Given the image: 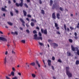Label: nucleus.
I'll return each mask as SVG.
<instances>
[{
	"instance_id": "nucleus-64",
	"label": "nucleus",
	"mask_w": 79,
	"mask_h": 79,
	"mask_svg": "<svg viewBox=\"0 0 79 79\" xmlns=\"http://www.w3.org/2000/svg\"><path fill=\"white\" fill-rule=\"evenodd\" d=\"M74 35H75V36H76V35H77V33H75Z\"/></svg>"
},
{
	"instance_id": "nucleus-55",
	"label": "nucleus",
	"mask_w": 79,
	"mask_h": 79,
	"mask_svg": "<svg viewBox=\"0 0 79 79\" xmlns=\"http://www.w3.org/2000/svg\"><path fill=\"white\" fill-rule=\"evenodd\" d=\"M77 54L78 55H79V50H78L77 51Z\"/></svg>"
},
{
	"instance_id": "nucleus-62",
	"label": "nucleus",
	"mask_w": 79,
	"mask_h": 79,
	"mask_svg": "<svg viewBox=\"0 0 79 79\" xmlns=\"http://www.w3.org/2000/svg\"><path fill=\"white\" fill-rule=\"evenodd\" d=\"M75 39H77V37L76 36H75Z\"/></svg>"
},
{
	"instance_id": "nucleus-45",
	"label": "nucleus",
	"mask_w": 79,
	"mask_h": 79,
	"mask_svg": "<svg viewBox=\"0 0 79 79\" xmlns=\"http://www.w3.org/2000/svg\"><path fill=\"white\" fill-rule=\"evenodd\" d=\"M6 78L7 79H11V78H10V77H8L6 76Z\"/></svg>"
},
{
	"instance_id": "nucleus-47",
	"label": "nucleus",
	"mask_w": 79,
	"mask_h": 79,
	"mask_svg": "<svg viewBox=\"0 0 79 79\" xmlns=\"http://www.w3.org/2000/svg\"><path fill=\"white\" fill-rule=\"evenodd\" d=\"M58 62H59L60 63H61L62 61L61 60L59 59L58 60Z\"/></svg>"
},
{
	"instance_id": "nucleus-20",
	"label": "nucleus",
	"mask_w": 79,
	"mask_h": 79,
	"mask_svg": "<svg viewBox=\"0 0 79 79\" xmlns=\"http://www.w3.org/2000/svg\"><path fill=\"white\" fill-rule=\"evenodd\" d=\"M50 6H52V4L53 3V1L51 0L50 1Z\"/></svg>"
},
{
	"instance_id": "nucleus-51",
	"label": "nucleus",
	"mask_w": 79,
	"mask_h": 79,
	"mask_svg": "<svg viewBox=\"0 0 79 79\" xmlns=\"http://www.w3.org/2000/svg\"><path fill=\"white\" fill-rule=\"evenodd\" d=\"M5 55H8V52L6 51L5 52Z\"/></svg>"
},
{
	"instance_id": "nucleus-63",
	"label": "nucleus",
	"mask_w": 79,
	"mask_h": 79,
	"mask_svg": "<svg viewBox=\"0 0 79 79\" xmlns=\"http://www.w3.org/2000/svg\"><path fill=\"white\" fill-rule=\"evenodd\" d=\"M36 29H38V30H39V28L38 27H36Z\"/></svg>"
},
{
	"instance_id": "nucleus-34",
	"label": "nucleus",
	"mask_w": 79,
	"mask_h": 79,
	"mask_svg": "<svg viewBox=\"0 0 79 79\" xmlns=\"http://www.w3.org/2000/svg\"><path fill=\"white\" fill-rule=\"evenodd\" d=\"M59 9L61 11H63L64 10L63 8L62 7H60Z\"/></svg>"
},
{
	"instance_id": "nucleus-13",
	"label": "nucleus",
	"mask_w": 79,
	"mask_h": 79,
	"mask_svg": "<svg viewBox=\"0 0 79 79\" xmlns=\"http://www.w3.org/2000/svg\"><path fill=\"white\" fill-rule=\"evenodd\" d=\"M37 37V34H35L34 36V37L35 39L37 40V38H38V37Z\"/></svg>"
},
{
	"instance_id": "nucleus-26",
	"label": "nucleus",
	"mask_w": 79,
	"mask_h": 79,
	"mask_svg": "<svg viewBox=\"0 0 79 79\" xmlns=\"http://www.w3.org/2000/svg\"><path fill=\"white\" fill-rule=\"evenodd\" d=\"M31 21H33L34 23H36V20L35 19H32L31 20Z\"/></svg>"
},
{
	"instance_id": "nucleus-61",
	"label": "nucleus",
	"mask_w": 79,
	"mask_h": 79,
	"mask_svg": "<svg viewBox=\"0 0 79 79\" xmlns=\"http://www.w3.org/2000/svg\"><path fill=\"white\" fill-rule=\"evenodd\" d=\"M0 34H3V32L2 31H0Z\"/></svg>"
},
{
	"instance_id": "nucleus-17",
	"label": "nucleus",
	"mask_w": 79,
	"mask_h": 79,
	"mask_svg": "<svg viewBox=\"0 0 79 79\" xmlns=\"http://www.w3.org/2000/svg\"><path fill=\"white\" fill-rule=\"evenodd\" d=\"M10 74L12 76H15V73H14V72L12 71V72H11V73H10Z\"/></svg>"
},
{
	"instance_id": "nucleus-42",
	"label": "nucleus",
	"mask_w": 79,
	"mask_h": 79,
	"mask_svg": "<svg viewBox=\"0 0 79 79\" xmlns=\"http://www.w3.org/2000/svg\"><path fill=\"white\" fill-rule=\"evenodd\" d=\"M24 5H25V6L26 7V8H28V6H27V5L26 4H24Z\"/></svg>"
},
{
	"instance_id": "nucleus-41",
	"label": "nucleus",
	"mask_w": 79,
	"mask_h": 79,
	"mask_svg": "<svg viewBox=\"0 0 79 79\" xmlns=\"http://www.w3.org/2000/svg\"><path fill=\"white\" fill-rule=\"evenodd\" d=\"M55 58L54 57V56H52V59L53 61H54L55 60Z\"/></svg>"
},
{
	"instance_id": "nucleus-30",
	"label": "nucleus",
	"mask_w": 79,
	"mask_h": 79,
	"mask_svg": "<svg viewBox=\"0 0 79 79\" xmlns=\"http://www.w3.org/2000/svg\"><path fill=\"white\" fill-rule=\"evenodd\" d=\"M41 13L42 15H44L45 14V12H44V10H41Z\"/></svg>"
},
{
	"instance_id": "nucleus-15",
	"label": "nucleus",
	"mask_w": 79,
	"mask_h": 79,
	"mask_svg": "<svg viewBox=\"0 0 79 79\" xmlns=\"http://www.w3.org/2000/svg\"><path fill=\"white\" fill-rule=\"evenodd\" d=\"M37 40H42V37L40 36L39 37H38L37 38Z\"/></svg>"
},
{
	"instance_id": "nucleus-5",
	"label": "nucleus",
	"mask_w": 79,
	"mask_h": 79,
	"mask_svg": "<svg viewBox=\"0 0 79 79\" xmlns=\"http://www.w3.org/2000/svg\"><path fill=\"white\" fill-rule=\"evenodd\" d=\"M56 18L58 19H60V14H59V13L57 14H56Z\"/></svg>"
},
{
	"instance_id": "nucleus-32",
	"label": "nucleus",
	"mask_w": 79,
	"mask_h": 79,
	"mask_svg": "<svg viewBox=\"0 0 79 79\" xmlns=\"http://www.w3.org/2000/svg\"><path fill=\"white\" fill-rule=\"evenodd\" d=\"M76 64H79V61H78V60L76 61Z\"/></svg>"
},
{
	"instance_id": "nucleus-14",
	"label": "nucleus",
	"mask_w": 79,
	"mask_h": 79,
	"mask_svg": "<svg viewBox=\"0 0 79 79\" xmlns=\"http://www.w3.org/2000/svg\"><path fill=\"white\" fill-rule=\"evenodd\" d=\"M36 63L37 64L38 66L39 67V68H40V65L39 63V62H38V61L36 60Z\"/></svg>"
},
{
	"instance_id": "nucleus-4",
	"label": "nucleus",
	"mask_w": 79,
	"mask_h": 79,
	"mask_svg": "<svg viewBox=\"0 0 79 79\" xmlns=\"http://www.w3.org/2000/svg\"><path fill=\"white\" fill-rule=\"evenodd\" d=\"M71 48H72V50H73V51H75V50H78V48H74V46H73V45H71Z\"/></svg>"
},
{
	"instance_id": "nucleus-9",
	"label": "nucleus",
	"mask_w": 79,
	"mask_h": 79,
	"mask_svg": "<svg viewBox=\"0 0 79 79\" xmlns=\"http://www.w3.org/2000/svg\"><path fill=\"white\" fill-rule=\"evenodd\" d=\"M69 68L68 67H66V72L67 73V72H69Z\"/></svg>"
},
{
	"instance_id": "nucleus-27",
	"label": "nucleus",
	"mask_w": 79,
	"mask_h": 79,
	"mask_svg": "<svg viewBox=\"0 0 79 79\" xmlns=\"http://www.w3.org/2000/svg\"><path fill=\"white\" fill-rule=\"evenodd\" d=\"M21 42H22V43H23V44H25V43H26V41H25V40H22L21 41Z\"/></svg>"
},
{
	"instance_id": "nucleus-11",
	"label": "nucleus",
	"mask_w": 79,
	"mask_h": 79,
	"mask_svg": "<svg viewBox=\"0 0 79 79\" xmlns=\"http://www.w3.org/2000/svg\"><path fill=\"white\" fill-rule=\"evenodd\" d=\"M4 63L5 64L6 63V57H5V58L4 59Z\"/></svg>"
},
{
	"instance_id": "nucleus-54",
	"label": "nucleus",
	"mask_w": 79,
	"mask_h": 79,
	"mask_svg": "<svg viewBox=\"0 0 79 79\" xmlns=\"http://www.w3.org/2000/svg\"><path fill=\"white\" fill-rule=\"evenodd\" d=\"M77 28H79V23L77 24Z\"/></svg>"
},
{
	"instance_id": "nucleus-44",
	"label": "nucleus",
	"mask_w": 79,
	"mask_h": 79,
	"mask_svg": "<svg viewBox=\"0 0 79 79\" xmlns=\"http://www.w3.org/2000/svg\"><path fill=\"white\" fill-rule=\"evenodd\" d=\"M11 34H12V35H15V32H12Z\"/></svg>"
},
{
	"instance_id": "nucleus-36",
	"label": "nucleus",
	"mask_w": 79,
	"mask_h": 79,
	"mask_svg": "<svg viewBox=\"0 0 79 79\" xmlns=\"http://www.w3.org/2000/svg\"><path fill=\"white\" fill-rule=\"evenodd\" d=\"M18 74L19 76H21V73H20L18 72Z\"/></svg>"
},
{
	"instance_id": "nucleus-40",
	"label": "nucleus",
	"mask_w": 79,
	"mask_h": 79,
	"mask_svg": "<svg viewBox=\"0 0 79 79\" xmlns=\"http://www.w3.org/2000/svg\"><path fill=\"white\" fill-rule=\"evenodd\" d=\"M39 36H42V34H41V33H40V32H39Z\"/></svg>"
},
{
	"instance_id": "nucleus-6",
	"label": "nucleus",
	"mask_w": 79,
	"mask_h": 79,
	"mask_svg": "<svg viewBox=\"0 0 79 79\" xmlns=\"http://www.w3.org/2000/svg\"><path fill=\"white\" fill-rule=\"evenodd\" d=\"M52 17L53 18V19H56V16H55V13H54L52 14Z\"/></svg>"
},
{
	"instance_id": "nucleus-29",
	"label": "nucleus",
	"mask_w": 79,
	"mask_h": 79,
	"mask_svg": "<svg viewBox=\"0 0 79 79\" xmlns=\"http://www.w3.org/2000/svg\"><path fill=\"white\" fill-rule=\"evenodd\" d=\"M64 29L66 31V26L65 24L64 25Z\"/></svg>"
},
{
	"instance_id": "nucleus-19",
	"label": "nucleus",
	"mask_w": 79,
	"mask_h": 79,
	"mask_svg": "<svg viewBox=\"0 0 79 79\" xmlns=\"http://www.w3.org/2000/svg\"><path fill=\"white\" fill-rule=\"evenodd\" d=\"M31 26H32V27H33L34 26L35 24L33 22H31Z\"/></svg>"
},
{
	"instance_id": "nucleus-33",
	"label": "nucleus",
	"mask_w": 79,
	"mask_h": 79,
	"mask_svg": "<svg viewBox=\"0 0 79 79\" xmlns=\"http://www.w3.org/2000/svg\"><path fill=\"white\" fill-rule=\"evenodd\" d=\"M69 41L70 42V43H72V42H73V40H72V39H69Z\"/></svg>"
},
{
	"instance_id": "nucleus-53",
	"label": "nucleus",
	"mask_w": 79,
	"mask_h": 79,
	"mask_svg": "<svg viewBox=\"0 0 79 79\" xmlns=\"http://www.w3.org/2000/svg\"><path fill=\"white\" fill-rule=\"evenodd\" d=\"M55 26L56 27H57L58 26V24H57V23H55Z\"/></svg>"
},
{
	"instance_id": "nucleus-31",
	"label": "nucleus",
	"mask_w": 79,
	"mask_h": 79,
	"mask_svg": "<svg viewBox=\"0 0 79 79\" xmlns=\"http://www.w3.org/2000/svg\"><path fill=\"white\" fill-rule=\"evenodd\" d=\"M67 54L68 56H71V54L70 53V52H67Z\"/></svg>"
},
{
	"instance_id": "nucleus-52",
	"label": "nucleus",
	"mask_w": 79,
	"mask_h": 79,
	"mask_svg": "<svg viewBox=\"0 0 79 79\" xmlns=\"http://www.w3.org/2000/svg\"><path fill=\"white\" fill-rule=\"evenodd\" d=\"M39 2H40V4H42V1H41V0H40Z\"/></svg>"
},
{
	"instance_id": "nucleus-18",
	"label": "nucleus",
	"mask_w": 79,
	"mask_h": 79,
	"mask_svg": "<svg viewBox=\"0 0 79 79\" xmlns=\"http://www.w3.org/2000/svg\"><path fill=\"white\" fill-rule=\"evenodd\" d=\"M23 14L24 15V16H26L27 15V13H26V12L24 10H23Z\"/></svg>"
},
{
	"instance_id": "nucleus-3",
	"label": "nucleus",
	"mask_w": 79,
	"mask_h": 79,
	"mask_svg": "<svg viewBox=\"0 0 79 79\" xmlns=\"http://www.w3.org/2000/svg\"><path fill=\"white\" fill-rule=\"evenodd\" d=\"M41 32L44 33V34H47V29L45 30L44 31L43 29H41Z\"/></svg>"
},
{
	"instance_id": "nucleus-7",
	"label": "nucleus",
	"mask_w": 79,
	"mask_h": 79,
	"mask_svg": "<svg viewBox=\"0 0 79 79\" xmlns=\"http://www.w3.org/2000/svg\"><path fill=\"white\" fill-rule=\"evenodd\" d=\"M51 60H48V65L49 66H50L51 65Z\"/></svg>"
},
{
	"instance_id": "nucleus-37",
	"label": "nucleus",
	"mask_w": 79,
	"mask_h": 79,
	"mask_svg": "<svg viewBox=\"0 0 79 79\" xmlns=\"http://www.w3.org/2000/svg\"><path fill=\"white\" fill-rule=\"evenodd\" d=\"M15 11L16 12V13H18V10L16 9H15Z\"/></svg>"
},
{
	"instance_id": "nucleus-24",
	"label": "nucleus",
	"mask_w": 79,
	"mask_h": 79,
	"mask_svg": "<svg viewBox=\"0 0 79 79\" xmlns=\"http://www.w3.org/2000/svg\"><path fill=\"white\" fill-rule=\"evenodd\" d=\"M35 63L33 62L30 64L32 65V66H35Z\"/></svg>"
},
{
	"instance_id": "nucleus-59",
	"label": "nucleus",
	"mask_w": 79,
	"mask_h": 79,
	"mask_svg": "<svg viewBox=\"0 0 79 79\" xmlns=\"http://www.w3.org/2000/svg\"><path fill=\"white\" fill-rule=\"evenodd\" d=\"M52 69H53V70H54V67H53V66H52Z\"/></svg>"
},
{
	"instance_id": "nucleus-57",
	"label": "nucleus",
	"mask_w": 79,
	"mask_h": 79,
	"mask_svg": "<svg viewBox=\"0 0 79 79\" xmlns=\"http://www.w3.org/2000/svg\"><path fill=\"white\" fill-rule=\"evenodd\" d=\"M26 31L27 32V33H29V30H26Z\"/></svg>"
},
{
	"instance_id": "nucleus-22",
	"label": "nucleus",
	"mask_w": 79,
	"mask_h": 79,
	"mask_svg": "<svg viewBox=\"0 0 79 79\" xmlns=\"http://www.w3.org/2000/svg\"><path fill=\"white\" fill-rule=\"evenodd\" d=\"M7 23L8 24L10 25V26H12V25H13V23H11V22H7Z\"/></svg>"
},
{
	"instance_id": "nucleus-38",
	"label": "nucleus",
	"mask_w": 79,
	"mask_h": 79,
	"mask_svg": "<svg viewBox=\"0 0 79 79\" xmlns=\"http://www.w3.org/2000/svg\"><path fill=\"white\" fill-rule=\"evenodd\" d=\"M33 33H34V34H36V33H37V31H36L35 30H34L33 31Z\"/></svg>"
},
{
	"instance_id": "nucleus-39",
	"label": "nucleus",
	"mask_w": 79,
	"mask_h": 79,
	"mask_svg": "<svg viewBox=\"0 0 79 79\" xmlns=\"http://www.w3.org/2000/svg\"><path fill=\"white\" fill-rule=\"evenodd\" d=\"M48 42H53V41L51 40H48Z\"/></svg>"
},
{
	"instance_id": "nucleus-50",
	"label": "nucleus",
	"mask_w": 79,
	"mask_h": 79,
	"mask_svg": "<svg viewBox=\"0 0 79 79\" xmlns=\"http://www.w3.org/2000/svg\"><path fill=\"white\" fill-rule=\"evenodd\" d=\"M15 35L16 34V35H18V31H15Z\"/></svg>"
},
{
	"instance_id": "nucleus-12",
	"label": "nucleus",
	"mask_w": 79,
	"mask_h": 79,
	"mask_svg": "<svg viewBox=\"0 0 79 79\" xmlns=\"http://www.w3.org/2000/svg\"><path fill=\"white\" fill-rule=\"evenodd\" d=\"M52 45H53L54 47V48H55V47H58V44L56 43L52 44Z\"/></svg>"
},
{
	"instance_id": "nucleus-16",
	"label": "nucleus",
	"mask_w": 79,
	"mask_h": 79,
	"mask_svg": "<svg viewBox=\"0 0 79 79\" xmlns=\"http://www.w3.org/2000/svg\"><path fill=\"white\" fill-rule=\"evenodd\" d=\"M1 10L3 11H7V10L5 9V8H3V7L2 8Z\"/></svg>"
},
{
	"instance_id": "nucleus-23",
	"label": "nucleus",
	"mask_w": 79,
	"mask_h": 79,
	"mask_svg": "<svg viewBox=\"0 0 79 79\" xmlns=\"http://www.w3.org/2000/svg\"><path fill=\"white\" fill-rule=\"evenodd\" d=\"M10 60L11 61H13V57L12 56L10 57Z\"/></svg>"
},
{
	"instance_id": "nucleus-60",
	"label": "nucleus",
	"mask_w": 79,
	"mask_h": 79,
	"mask_svg": "<svg viewBox=\"0 0 79 79\" xmlns=\"http://www.w3.org/2000/svg\"><path fill=\"white\" fill-rule=\"evenodd\" d=\"M26 20H27V21H29V19L28 18H26Z\"/></svg>"
},
{
	"instance_id": "nucleus-49",
	"label": "nucleus",
	"mask_w": 79,
	"mask_h": 79,
	"mask_svg": "<svg viewBox=\"0 0 79 79\" xmlns=\"http://www.w3.org/2000/svg\"><path fill=\"white\" fill-rule=\"evenodd\" d=\"M12 54H15V52L13 50L12 51Z\"/></svg>"
},
{
	"instance_id": "nucleus-46",
	"label": "nucleus",
	"mask_w": 79,
	"mask_h": 79,
	"mask_svg": "<svg viewBox=\"0 0 79 79\" xmlns=\"http://www.w3.org/2000/svg\"><path fill=\"white\" fill-rule=\"evenodd\" d=\"M27 17H28L29 18H31V15L29 14L27 15Z\"/></svg>"
},
{
	"instance_id": "nucleus-58",
	"label": "nucleus",
	"mask_w": 79,
	"mask_h": 79,
	"mask_svg": "<svg viewBox=\"0 0 79 79\" xmlns=\"http://www.w3.org/2000/svg\"><path fill=\"white\" fill-rule=\"evenodd\" d=\"M57 34H60V33L59 31H57Z\"/></svg>"
},
{
	"instance_id": "nucleus-8",
	"label": "nucleus",
	"mask_w": 79,
	"mask_h": 79,
	"mask_svg": "<svg viewBox=\"0 0 79 79\" xmlns=\"http://www.w3.org/2000/svg\"><path fill=\"white\" fill-rule=\"evenodd\" d=\"M31 76L33 78H35L36 77V75H35V73H31Z\"/></svg>"
},
{
	"instance_id": "nucleus-48",
	"label": "nucleus",
	"mask_w": 79,
	"mask_h": 79,
	"mask_svg": "<svg viewBox=\"0 0 79 79\" xmlns=\"http://www.w3.org/2000/svg\"><path fill=\"white\" fill-rule=\"evenodd\" d=\"M12 69L13 71H15V68L14 67H13L12 68Z\"/></svg>"
},
{
	"instance_id": "nucleus-43",
	"label": "nucleus",
	"mask_w": 79,
	"mask_h": 79,
	"mask_svg": "<svg viewBox=\"0 0 79 79\" xmlns=\"http://www.w3.org/2000/svg\"><path fill=\"white\" fill-rule=\"evenodd\" d=\"M16 5L17 6H19V4L18 3H16Z\"/></svg>"
},
{
	"instance_id": "nucleus-28",
	"label": "nucleus",
	"mask_w": 79,
	"mask_h": 79,
	"mask_svg": "<svg viewBox=\"0 0 79 79\" xmlns=\"http://www.w3.org/2000/svg\"><path fill=\"white\" fill-rule=\"evenodd\" d=\"M20 20L21 21V22L23 23H24V20H23L22 19H20Z\"/></svg>"
},
{
	"instance_id": "nucleus-25",
	"label": "nucleus",
	"mask_w": 79,
	"mask_h": 79,
	"mask_svg": "<svg viewBox=\"0 0 79 79\" xmlns=\"http://www.w3.org/2000/svg\"><path fill=\"white\" fill-rule=\"evenodd\" d=\"M18 79V78L17 76H15L14 77H13L12 78V79Z\"/></svg>"
},
{
	"instance_id": "nucleus-35",
	"label": "nucleus",
	"mask_w": 79,
	"mask_h": 79,
	"mask_svg": "<svg viewBox=\"0 0 79 79\" xmlns=\"http://www.w3.org/2000/svg\"><path fill=\"white\" fill-rule=\"evenodd\" d=\"M10 15H11L12 16H13V13L12 12V11L10 12Z\"/></svg>"
},
{
	"instance_id": "nucleus-2",
	"label": "nucleus",
	"mask_w": 79,
	"mask_h": 79,
	"mask_svg": "<svg viewBox=\"0 0 79 79\" xmlns=\"http://www.w3.org/2000/svg\"><path fill=\"white\" fill-rule=\"evenodd\" d=\"M66 73L67 75H68V76H69V77H72V74L71 73V72H70V71L68 72H66Z\"/></svg>"
},
{
	"instance_id": "nucleus-1",
	"label": "nucleus",
	"mask_w": 79,
	"mask_h": 79,
	"mask_svg": "<svg viewBox=\"0 0 79 79\" xmlns=\"http://www.w3.org/2000/svg\"><path fill=\"white\" fill-rule=\"evenodd\" d=\"M0 40L4 42H6L7 41V40L5 38V36L4 35H2V37H0Z\"/></svg>"
},
{
	"instance_id": "nucleus-21",
	"label": "nucleus",
	"mask_w": 79,
	"mask_h": 79,
	"mask_svg": "<svg viewBox=\"0 0 79 79\" xmlns=\"http://www.w3.org/2000/svg\"><path fill=\"white\" fill-rule=\"evenodd\" d=\"M23 2H21L19 4V6H20L22 7L23 6Z\"/></svg>"
},
{
	"instance_id": "nucleus-56",
	"label": "nucleus",
	"mask_w": 79,
	"mask_h": 79,
	"mask_svg": "<svg viewBox=\"0 0 79 79\" xmlns=\"http://www.w3.org/2000/svg\"><path fill=\"white\" fill-rule=\"evenodd\" d=\"M70 28L71 29V30H73V27H70Z\"/></svg>"
},
{
	"instance_id": "nucleus-10",
	"label": "nucleus",
	"mask_w": 79,
	"mask_h": 79,
	"mask_svg": "<svg viewBox=\"0 0 79 79\" xmlns=\"http://www.w3.org/2000/svg\"><path fill=\"white\" fill-rule=\"evenodd\" d=\"M39 44L40 45V46H44V44L43 43H42L40 42H39Z\"/></svg>"
}]
</instances>
